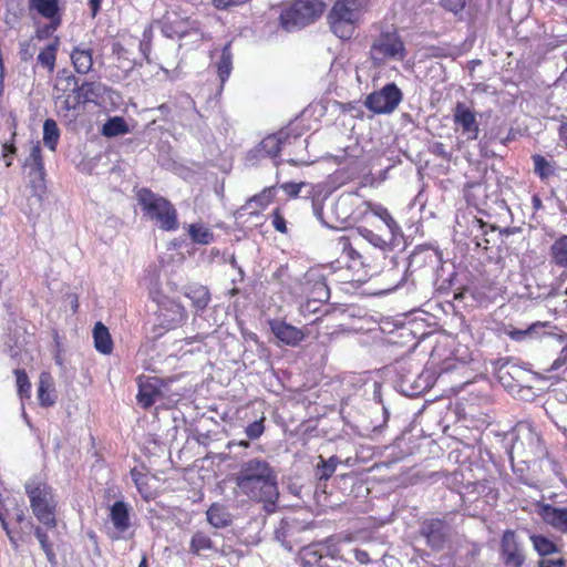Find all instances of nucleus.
I'll use <instances>...</instances> for the list:
<instances>
[{"label":"nucleus","instance_id":"f257e3e1","mask_svg":"<svg viewBox=\"0 0 567 567\" xmlns=\"http://www.w3.org/2000/svg\"><path fill=\"white\" fill-rule=\"evenodd\" d=\"M240 493L255 502L275 503L278 498L277 477L268 462L252 458L245 462L235 477Z\"/></svg>","mask_w":567,"mask_h":567},{"label":"nucleus","instance_id":"f03ea898","mask_svg":"<svg viewBox=\"0 0 567 567\" xmlns=\"http://www.w3.org/2000/svg\"><path fill=\"white\" fill-rule=\"evenodd\" d=\"M24 492L35 519L48 529H55L59 501L54 488L47 481L33 477L25 482Z\"/></svg>","mask_w":567,"mask_h":567},{"label":"nucleus","instance_id":"7ed1b4c3","mask_svg":"<svg viewBox=\"0 0 567 567\" xmlns=\"http://www.w3.org/2000/svg\"><path fill=\"white\" fill-rule=\"evenodd\" d=\"M135 197L143 216L161 230L175 231L178 229V213L169 199L154 193L148 187L138 188L135 192Z\"/></svg>","mask_w":567,"mask_h":567},{"label":"nucleus","instance_id":"20e7f679","mask_svg":"<svg viewBox=\"0 0 567 567\" xmlns=\"http://www.w3.org/2000/svg\"><path fill=\"white\" fill-rule=\"evenodd\" d=\"M514 431L515 440L508 452L512 461L516 457L520 462L529 464L545 455L542 439L530 423L520 422Z\"/></svg>","mask_w":567,"mask_h":567},{"label":"nucleus","instance_id":"39448f33","mask_svg":"<svg viewBox=\"0 0 567 567\" xmlns=\"http://www.w3.org/2000/svg\"><path fill=\"white\" fill-rule=\"evenodd\" d=\"M328 234L324 235V252L331 265L337 268H352L360 259L359 252L351 246L349 237L341 229H333L327 226Z\"/></svg>","mask_w":567,"mask_h":567},{"label":"nucleus","instance_id":"423d86ee","mask_svg":"<svg viewBox=\"0 0 567 567\" xmlns=\"http://www.w3.org/2000/svg\"><path fill=\"white\" fill-rule=\"evenodd\" d=\"M317 13L313 0H295L281 7L279 25L287 32L305 28L315 21Z\"/></svg>","mask_w":567,"mask_h":567},{"label":"nucleus","instance_id":"0eeeda50","mask_svg":"<svg viewBox=\"0 0 567 567\" xmlns=\"http://www.w3.org/2000/svg\"><path fill=\"white\" fill-rule=\"evenodd\" d=\"M78 79L68 70H61L55 79L53 96L60 113L68 116L71 111L79 109Z\"/></svg>","mask_w":567,"mask_h":567},{"label":"nucleus","instance_id":"6e6552de","mask_svg":"<svg viewBox=\"0 0 567 567\" xmlns=\"http://www.w3.org/2000/svg\"><path fill=\"white\" fill-rule=\"evenodd\" d=\"M359 14L357 9L336 2L327 17L330 30L341 40L351 39L359 21Z\"/></svg>","mask_w":567,"mask_h":567},{"label":"nucleus","instance_id":"1a4fd4ad","mask_svg":"<svg viewBox=\"0 0 567 567\" xmlns=\"http://www.w3.org/2000/svg\"><path fill=\"white\" fill-rule=\"evenodd\" d=\"M406 55L404 43L396 32H382L370 49V56L380 63L385 59L402 61Z\"/></svg>","mask_w":567,"mask_h":567},{"label":"nucleus","instance_id":"9d476101","mask_svg":"<svg viewBox=\"0 0 567 567\" xmlns=\"http://www.w3.org/2000/svg\"><path fill=\"white\" fill-rule=\"evenodd\" d=\"M402 100V93L394 83L384 85L380 91L369 94L364 105L377 114L393 112Z\"/></svg>","mask_w":567,"mask_h":567},{"label":"nucleus","instance_id":"9b49d317","mask_svg":"<svg viewBox=\"0 0 567 567\" xmlns=\"http://www.w3.org/2000/svg\"><path fill=\"white\" fill-rule=\"evenodd\" d=\"M158 309L156 311L159 326L166 330L175 329L183 324L187 318L185 308L166 296L154 298Z\"/></svg>","mask_w":567,"mask_h":567},{"label":"nucleus","instance_id":"f8f14e48","mask_svg":"<svg viewBox=\"0 0 567 567\" xmlns=\"http://www.w3.org/2000/svg\"><path fill=\"white\" fill-rule=\"evenodd\" d=\"M420 534L432 549H442L451 534L446 516L444 518L432 517L424 519L420 525Z\"/></svg>","mask_w":567,"mask_h":567},{"label":"nucleus","instance_id":"ddd939ff","mask_svg":"<svg viewBox=\"0 0 567 567\" xmlns=\"http://www.w3.org/2000/svg\"><path fill=\"white\" fill-rule=\"evenodd\" d=\"M282 156L285 161L292 165H303L309 161L305 156L307 140L300 133H296L291 127L282 128Z\"/></svg>","mask_w":567,"mask_h":567},{"label":"nucleus","instance_id":"4468645a","mask_svg":"<svg viewBox=\"0 0 567 567\" xmlns=\"http://www.w3.org/2000/svg\"><path fill=\"white\" fill-rule=\"evenodd\" d=\"M23 169L27 172L30 185L33 189H41L45 186V167L40 143L32 144L30 153L23 162Z\"/></svg>","mask_w":567,"mask_h":567},{"label":"nucleus","instance_id":"2eb2a0df","mask_svg":"<svg viewBox=\"0 0 567 567\" xmlns=\"http://www.w3.org/2000/svg\"><path fill=\"white\" fill-rule=\"evenodd\" d=\"M453 122L455 130L460 131L467 141H474L478 137L480 124L476 118V113L464 103L458 102L455 105Z\"/></svg>","mask_w":567,"mask_h":567},{"label":"nucleus","instance_id":"dca6fc26","mask_svg":"<svg viewBox=\"0 0 567 567\" xmlns=\"http://www.w3.org/2000/svg\"><path fill=\"white\" fill-rule=\"evenodd\" d=\"M171 380L158 378H140L138 393L136 395L138 404L147 410L158 398L163 396V389H166Z\"/></svg>","mask_w":567,"mask_h":567},{"label":"nucleus","instance_id":"f3484780","mask_svg":"<svg viewBox=\"0 0 567 567\" xmlns=\"http://www.w3.org/2000/svg\"><path fill=\"white\" fill-rule=\"evenodd\" d=\"M282 128L274 134L264 137L252 150L251 156L256 159L272 158L282 156Z\"/></svg>","mask_w":567,"mask_h":567},{"label":"nucleus","instance_id":"a211bd4d","mask_svg":"<svg viewBox=\"0 0 567 567\" xmlns=\"http://www.w3.org/2000/svg\"><path fill=\"white\" fill-rule=\"evenodd\" d=\"M502 556L506 566L522 567L525 556L513 530H506L502 537Z\"/></svg>","mask_w":567,"mask_h":567},{"label":"nucleus","instance_id":"6ab92c4d","mask_svg":"<svg viewBox=\"0 0 567 567\" xmlns=\"http://www.w3.org/2000/svg\"><path fill=\"white\" fill-rule=\"evenodd\" d=\"M109 517L116 530V535L111 536L113 540L122 538V535L131 527L130 507L123 501H116L110 507Z\"/></svg>","mask_w":567,"mask_h":567},{"label":"nucleus","instance_id":"aec40b11","mask_svg":"<svg viewBox=\"0 0 567 567\" xmlns=\"http://www.w3.org/2000/svg\"><path fill=\"white\" fill-rule=\"evenodd\" d=\"M271 332L281 343L287 346H296L303 339L300 329L278 319L268 321Z\"/></svg>","mask_w":567,"mask_h":567},{"label":"nucleus","instance_id":"412c9836","mask_svg":"<svg viewBox=\"0 0 567 567\" xmlns=\"http://www.w3.org/2000/svg\"><path fill=\"white\" fill-rule=\"evenodd\" d=\"M442 262L441 254L433 248L420 247L410 256L409 266L413 268L429 267L437 268Z\"/></svg>","mask_w":567,"mask_h":567},{"label":"nucleus","instance_id":"4be33fe9","mask_svg":"<svg viewBox=\"0 0 567 567\" xmlns=\"http://www.w3.org/2000/svg\"><path fill=\"white\" fill-rule=\"evenodd\" d=\"M70 59L75 72L85 75L93 66V49L84 44L76 45L71 51Z\"/></svg>","mask_w":567,"mask_h":567},{"label":"nucleus","instance_id":"5701e85b","mask_svg":"<svg viewBox=\"0 0 567 567\" xmlns=\"http://www.w3.org/2000/svg\"><path fill=\"white\" fill-rule=\"evenodd\" d=\"M276 196V187H265L260 193L250 197L246 204L245 209L251 216H258L264 212L271 203H274Z\"/></svg>","mask_w":567,"mask_h":567},{"label":"nucleus","instance_id":"b1692460","mask_svg":"<svg viewBox=\"0 0 567 567\" xmlns=\"http://www.w3.org/2000/svg\"><path fill=\"white\" fill-rule=\"evenodd\" d=\"M540 516L545 523L555 529L567 533V507H555L546 504L540 509Z\"/></svg>","mask_w":567,"mask_h":567},{"label":"nucleus","instance_id":"393cba45","mask_svg":"<svg viewBox=\"0 0 567 567\" xmlns=\"http://www.w3.org/2000/svg\"><path fill=\"white\" fill-rule=\"evenodd\" d=\"M361 236L367 239L370 244H372L374 247L380 248L381 250H392L394 247L399 246L400 244V233H389L385 236L375 234L373 230L368 228L360 229Z\"/></svg>","mask_w":567,"mask_h":567},{"label":"nucleus","instance_id":"a878e982","mask_svg":"<svg viewBox=\"0 0 567 567\" xmlns=\"http://www.w3.org/2000/svg\"><path fill=\"white\" fill-rule=\"evenodd\" d=\"M93 341L95 350L104 355H110L114 350V342L109 328L101 321L93 327Z\"/></svg>","mask_w":567,"mask_h":567},{"label":"nucleus","instance_id":"bb28decb","mask_svg":"<svg viewBox=\"0 0 567 567\" xmlns=\"http://www.w3.org/2000/svg\"><path fill=\"white\" fill-rule=\"evenodd\" d=\"M38 400L43 408L52 406L55 403L53 378L50 372L40 373L38 383Z\"/></svg>","mask_w":567,"mask_h":567},{"label":"nucleus","instance_id":"cd10ccee","mask_svg":"<svg viewBox=\"0 0 567 567\" xmlns=\"http://www.w3.org/2000/svg\"><path fill=\"white\" fill-rule=\"evenodd\" d=\"M103 96V85L99 82L84 81L79 84L76 99L79 106L85 103L97 104L99 100Z\"/></svg>","mask_w":567,"mask_h":567},{"label":"nucleus","instance_id":"c85d7f7f","mask_svg":"<svg viewBox=\"0 0 567 567\" xmlns=\"http://www.w3.org/2000/svg\"><path fill=\"white\" fill-rule=\"evenodd\" d=\"M60 48V38L54 37L53 40L47 44L37 56L38 63L48 70L49 73H53L56 65V55Z\"/></svg>","mask_w":567,"mask_h":567},{"label":"nucleus","instance_id":"c756f323","mask_svg":"<svg viewBox=\"0 0 567 567\" xmlns=\"http://www.w3.org/2000/svg\"><path fill=\"white\" fill-rule=\"evenodd\" d=\"M208 523L215 528H225L233 523L231 514L227 507L219 503H213L206 512Z\"/></svg>","mask_w":567,"mask_h":567},{"label":"nucleus","instance_id":"7c9ffc66","mask_svg":"<svg viewBox=\"0 0 567 567\" xmlns=\"http://www.w3.org/2000/svg\"><path fill=\"white\" fill-rule=\"evenodd\" d=\"M29 8L44 19L62 18L59 0H29Z\"/></svg>","mask_w":567,"mask_h":567},{"label":"nucleus","instance_id":"2f4dec72","mask_svg":"<svg viewBox=\"0 0 567 567\" xmlns=\"http://www.w3.org/2000/svg\"><path fill=\"white\" fill-rule=\"evenodd\" d=\"M30 528L33 529L34 536L39 540L40 547L43 550V553L45 554L48 561L51 565H55L56 564V555L54 551L53 543L51 542L49 534H48L49 529L40 523H39V525L32 524V526Z\"/></svg>","mask_w":567,"mask_h":567},{"label":"nucleus","instance_id":"473e14b6","mask_svg":"<svg viewBox=\"0 0 567 567\" xmlns=\"http://www.w3.org/2000/svg\"><path fill=\"white\" fill-rule=\"evenodd\" d=\"M212 550H215V545L210 536L203 530L195 532L189 542V553L199 556Z\"/></svg>","mask_w":567,"mask_h":567},{"label":"nucleus","instance_id":"72a5a7b5","mask_svg":"<svg viewBox=\"0 0 567 567\" xmlns=\"http://www.w3.org/2000/svg\"><path fill=\"white\" fill-rule=\"evenodd\" d=\"M185 296L192 300L196 311H203L210 301V293L205 286L195 285L187 288Z\"/></svg>","mask_w":567,"mask_h":567},{"label":"nucleus","instance_id":"f704fd0d","mask_svg":"<svg viewBox=\"0 0 567 567\" xmlns=\"http://www.w3.org/2000/svg\"><path fill=\"white\" fill-rule=\"evenodd\" d=\"M7 519L16 522L18 525L22 527V525L32 526V522L27 516V507L23 502H18L17 499H10L9 505L6 508Z\"/></svg>","mask_w":567,"mask_h":567},{"label":"nucleus","instance_id":"c9c22d12","mask_svg":"<svg viewBox=\"0 0 567 567\" xmlns=\"http://www.w3.org/2000/svg\"><path fill=\"white\" fill-rule=\"evenodd\" d=\"M188 235L193 243L209 245L215 240L213 230L203 223H194L188 226Z\"/></svg>","mask_w":567,"mask_h":567},{"label":"nucleus","instance_id":"e433bc0d","mask_svg":"<svg viewBox=\"0 0 567 567\" xmlns=\"http://www.w3.org/2000/svg\"><path fill=\"white\" fill-rule=\"evenodd\" d=\"M130 132L126 121L122 116L110 117L102 127V134L106 137H114Z\"/></svg>","mask_w":567,"mask_h":567},{"label":"nucleus","instance_id":"4c0bfd02","mask_svg":"<svg viewBox=\"0 0 567 567\" xmlns=\"http://www.w3.org/2000/svg\"><path fill=\"white\" fill-rule=\"evenodd\" d=\"M551 262L559 267H567V235L556 239L550 247Z\"/></svg>","mask_w":567,"mask_h":567},{"label":"nucleus","instance_id":"58836bf2","mask_svg":"<svg viewBox=\"0 0 567 567\" xmlns=\"http://www.w3.org/2000/svg\"><path fill=\"white\" fill-rule=\"evenodd\" d=\"M233 69V55L230 51V42L223 47L220 59L217 63V73L221 83L229 78Z\"/></svg>","mask_w":567,"mask_h":567},{"label":"nucleus","instance_id":"ea45409f","mask_svg":"<svg viewBox=\"0 0 567 567\" xmlns=\"http://www.w3.org/2000/svg\"><path fill=\"white\" fill-rule=\"evenodd\" d=\"M60 138V130L54 120L48 118L43 124V142L51 151H55Z\"/></svg>","mask_w":567,"mask_h":567},{"label":"nucleus","instance_id":"a19ab883","mask_svg":"<svg viewBox=\"0 0 567 567\" xmlns=\"http://www.w3.org/2000/svg\"><path fill=\"white\" fill-rule=\"evenodd\" d=\"M299 559L302 567H315L319 564V544L311 543L303 546L299 551Z\"/></svg>","mask_w":567,"mask_h":567},{"label":"nucleus","instance_id":"79ce46f5","mask_svg":"<svg viewBox=\"0 0 567 567\" xmlns=\"http://www.w3.org/2000/svg\"><path fill=\"white\" fill-rule=\"evenodd\" d=\"M365 205L368 209H370L375 216L384 221L389 233H400V226L393 219L386 208L380 205H372L371 203H367Z\"/></svg>","mask_w":567,"mask_h":567},{"label":"nucleus","instance_id":"37998d69","mask_svg":"<svg viewBox=\"0 0 567 567\" xmlns=\"http://www.w3.org/2000/svg\"><path fill=\"white\" fill-rule=\"evenodd\" d=\"M17 393L21 400L31 398V382L23 369H16Z\"/></svg>","mask_w":567,"mask_h":567},{"label":"nucleus","instance_id":"c03bdc74","mask_svg":"<svg viewBox=\"0 0 567 567\" xmlns=\"http://www.w3.org/2000/svg\"><path fill=\"white\" fill-rule=\"evenodd\" d=\"M530 539L533 542L534 548L540 556H547L558 550L556 544L544 536L533 535Z\"/></svg>","mask_w":567,"mask_h":567},{"label":"nucleus","instance_id":"a18cd8bd","mask_svg":"<svg viewBox=\"0 0 567 567\" xmlns=\"http://www.w3.org/2000/svg\"><path fill=\"white\" fill-rule=\"evenodd\" d=\"M8 506H4L1 502H0V523H1V526L3 528V530L6 532L9 540H10V544L12 546L13 549H18L19 548V542L22 539V537L20 536V534L18 532H14L10 528L9 526V522L7 520V514H6V508Z\"/></svg>","mask_w":567,"mask_h":567},{"label":"nucleus","instance_id":"49530a36","mask_svg":"<svg viewBox=\"0 0 567 567\" xmlns=\"http://www.w3.org/2000/svg\"><path fill=\"white\" fill-rule=\"evenodd\" d=\"M49 22L37 28L35 38L38 40H47L53 37L54 32L61 27L62 18L48 19Z\"/></svg>","mask_w":567,"mask_h":567},{"label":"nucleus","instance_id":"de8ad7c7","mask_svg":"<svg viewBox=\"0 0 567 567\" xmlns=\"http://www.w3.org/2000/svg\"><path fill=\"white\" fill-rule=\"evenodd\" d=\"M535 173H537L542 178L548 177L553 174V168L549 162L542 155L533 156Z\"/></svg>","mask_w":567,"mask_h":567},{"label":"nucleus","instance_id":"09e8293b","mask_svg":"<svg viewBox=\"0 0 567 567\" xmlns=\"http://www.w3.org/2000/svg\"><path fill=\"white\" fill-rule=\"evenodd\" d=\"M265 415H262L259 420L250 423L245 429V433L250 440L259 439L265 432Z\"/></svg>","mask_w":567,"mask_h":567},{"label":"nucleus","instance_id":"8fccbe9b","mask_svg":"<svg viewBox=\"0 0 567 567\" xmlns=\"http://www.w3.org/2000/svg\"><path fill=\"white\" fill-rule=\"evenodd\" d=\"M429 152L445 162H450L452 159V152L449 151L441 142L431 143L429 146Z\"/></svg>","mask_w":567,"mask_h":567},{"label":"nucleus","instance_id":"3c124183","mask_svg":"<svg viewBox=\"0 0 567 567\" xmlns=\"http://www.w3.org/2000/svg\"><path fill=\"white\" fill-rule=\"evenodd\" d=\"M271 224L274 228L281 234H286L288 231L287 221L279 207H276L271 213Z\"/></svg>","mask_w":567,"mask_h":567},{"label":"nucleus","instance_id":"603ef678","mask_svg":"<svg viewBox=\"0 0 567 567\" xmlns=\"http://www.w3.org/2000/svg\"><path fill=\"white\" fill-rule=\"evenodd\" d=\"M16 132L12 133L11 141L7 142L2 145V157L6 161V166L10 167L12 165V157L17 154V147L14 145Z\"/></svg>","mask_w":567,"mask_h":567},{"label":"nucleus","instance_id":"864d4df0","mask_svg":"<svg viewBox=\"0 0 567 567\" xmlns=\"http://www.w3.org/2000/svg\"><path fill=\"white\" fill-rule=\"evenodd\" d=\"M251 0H212V3L217 10H229L245 6Z\"/></svg>","mask_w":567,"mask_h":567},{"label":"nucleus","instance_id":"5fc2aeb1","mask_svg":"<svg viewBox=\"0 0 567 567\" xmlns=\"http://www.w3.org/2000/svg\"><path fill=\"white\" fill-rule=\"evenodd\" d=\"M338 460L336 457H330L328 461H323L321 458V478L330 477L336 471Z\"/></svg>","mask_w":567,"mask_h":567},{"label":"nucleus","instance_id":"6e6d98bb","mask_svg":"<svg viewBox=\"0 0 567 567\" xmlns=\"http://www.w3.org/2000/svg\"><path fill=\"white\" fill-rule=\"evenodd\" d=\"M306 186V183H284L280 185V188L289 196V197H296L299 195L301 188Z\"/></svg>","mask_w":567,"mask_h":567},{"label":"nucleus","instance_id":"4d7b16f0","mask_svg":"<svg viewBox=\"0 0 567 567\" xmlns=\"http://www.w3.org/2000/svg\"><path fill=\"white\" fill-rule=\"evenodd\" d=\"M567 361V341L566 344L563 347L559 357L551 363V365L546 369V372H553L561 368Z\"/></svg>","mask_w":567,"mask_h":567},{"label":"nucleus","instance_id":"13d9d810","mask_svg":"<svg viewBox=\"0 0 567 567\" xmlns=\"http://www.w3.org/2000/svg\"><path fill=\"white\" fill-rule=\"evenodd\" d=\"M442 7L452 12H458L465 7V0H440Z\"/></svg>","mask_w":567,"mask_h":567},{"label":"nucleus","instance_id":"bf43d9fd","mask_svg":"<svg viewBox=\"0 0 567 567\" xmlns=\"http://www.w3.org/2000/svg\"><path fill=\"white\" fill-rule=\"evenodd\" d=\"M565 560L563 558H543L538 563V567H564Z\"/></svg>","mask_w":567,"mask_h":567},{"label":"nucleus","instance_id":"052dcab7","mask_svg":"<svg viewBox=\"0 0 567 567\" xmlns=\"http://www.w3.org/2000/svg\"><path fill=\"white\" fill-rule=\"evenodd\" d=\"M546 323H540V322H537L533 326H530L527 330L525 331H522V330H515L513 332H511V337L513 339H516V340H519L520 338H523L524 336L530 333L534 329H536L537 327H545Z\"/></svg>","mask_w":567,"mask_h":567},{"label":"nucleus","instance_id":"680f3d73","mask_svg":"<svg viewBox=\"0 0 567 567\" xmlns=\"http://www.w3.org/2000/svg\"><path fill=\"white\" fill-rule=\"evenodd\" d=\"M112 53L114 55H116V58L120 60V59H124L126 58V49L122 45V43L120 42H114L112 44Z\"/></svg>","mask_w":567,"mask_h":567},{"label":"nucleus","instance_id":"e2e57ef3","mask_svg":"<svg viewBox=\"0 0 567 567\" xmlns=\"http://www.w3.org/2000/svg\"><path fill=\"white\" fill-rule=\"evenodd\" d=\"M354 199L351 195H342L339 197L336 204L337 209H344L348 205L352 204V200Z\"/></svg>","mask_w":567,"mask_h":567},{"label":"nucleus","instance_id":"0e129e2a","mask_svg":"<svg viewBox=\"0 0 567 567\" xmlns=\"http://www.w3.org/2000/svg\"><path fill=\"white\" fill-rule=\"evenodd\" d=\"M143 476L144 475L140 473L136 468L131 470V477L140 492H142L141 480L143 478Z\"/></svg>","mask_w":567,"mask_h":567},{"label":"nucleus","instance_id":"69168bd1","mask_svg":"<svg viewBox=\"0 0 567 567\" xmlns=\"http://www.w3.org/2000/svg\"><path fill=\"white\" fill-rule=\"evenodd\" d=\"M354 556L361 564H367L370 560L369 554L365 550L357 549Z\"/></svg>","mask_w":567,"mask_h":567},{"label":"nucleus","instance_id":"338daca9","mask_svg":"<svg viewBox=\"0 0 567 567\" xmlns=\"http://www.w3.org/2000/svg\"><path fill=\"white\" fill-rule=\"evenodd\" d=\"M558 134L560 141L564 143V145L567 147V123H563L558 128Z\"/></svg>","mask_w":567,"mask_h":567},{"label":"nucleus","instance_id":"774afa93","mask_svg":"<svg viewBox=\"0 0 567 567\" xmlns=\"http://www.w3.org/2000/svg\"><path fill=\"white\" fill-rule=\"evenodd\" d=\"M102 0H90L92 17H95L101 9Z\"/></svg>","mask_w":567,"mask_h":567}]
</instances>
